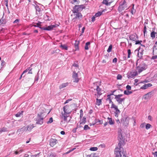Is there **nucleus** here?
I'll return each mask as SVG.
<instances>
[{"label":"nucleus","instance_id":"1","mask_svg":"<svg viewBox=\"0 0 157 157\" xmlns=\"http://www.w3.org/2000/svg\"><path fill=\"white\" fill-rule=\"evenodd\" d=\"M64 113L62 112L61 115H60L61 118L63 119L64 121L67 122H68L69 121H67V118L69 116V114L71 113V111L70 109V106L68 105H66L63 107Z\"/></svg>","mask_w":157,"mask_h":157},{"label":"nucleus","instance_id":"2","mask_svg":"<svg viewBox=\"0 0 157 157\" xmlns=\"http://www.w3.org/2000/svg\"><path fill=\"white\" fill-rule=\"evenodd\" d=\"M127 3L125 0H122L120 3L118 10L119 12H121L125 9H128Z\"/></svg>","mask_w":157,"mask_h":157},{"label":"nucleus","instance_id":"3","mask_svg":"<svg viewBox=\"0 0 157 157\" xmlns=\"http://www.w3.org/2000/svg\"><path fill=\"white\" fill-rule=\"evenodd\" d=\"M147 68V66L143 62L141 63L139 66H136V69L139 74Z\"/></svg>","mask_w":157,"mask_h":157},{"label":"nucleus","instance_id":"4","mask_svg":"<svg viewBox=\"0 0 157 157\" xmlns=\"http://www.w3.org/2000/svg\"><path fill=\"white\" fill-rule=\"evenodd\" d=\"M123 150L121 148H116L115 151L116 157H126L124 153L122 151Z\"/></svg>","mask_w":157,"mask_h":157},{"label":"nucleus","instance_id":"5","mask_svg":"<svg viewBox=\"0 0 157 157\" xmlns=\"http://www.w3.org/2000/svg\"><path fill=\"white\" fill-rule=\"evenodd\" d=\"M44 117L43 114L42 113H38L36 118V123L40 124H42L44 122Z\"/></svg>","mask_w":157,"mask_h":157},{"label":"nucleus","instance_id":"6","mask_svg":"<svg viewBox=\"0 0 157 157\" xmlns=\"http://www.w3.org/2000/svg\"><path fill=\"white\" fill-rule=\"evenodd\" d=\"M34 127L33 124L28 125L26 127H23L21 129H18L17 131V133H18V132H23L25 131H30Z\"/></svg>","mask_w":157,"mask_h":157},{"label":"nucleus","instance_id":"7","mask_svg":"<svg viewBox=\"0 0 157 157\" xmlns=\"http://www.w3.org/2000/svg\"><path fill=\"white\" fill-rule=\"evenodd\" d=\"M115 96V98L118 102V104H121L122 102L124 101L125 99V98H121V97L123 96V94H119Z\"/></svg>","mask_w":157,"mask_h":157},{"label":"nucleus","instance_id":"8","mask_svg":"<svg viewBox=\"0 0 157 157\" xmlns=\"http://www.w3.org/2000/svg\"><path fill=\"white\" fill-rule=\"evenodd\" d=\"M85 7L83 5H75L74 8H73V12H79V11L82 10Z\"/></svg>","mask_w":157,"mask_h":157},{"label":"nucleus","instance_id":"9","mask_svg":"<svg viewBox=\"0 0 157 157\" xmlns=\"http://www.w3.org/2000/svg\"><path fill=\"white\" fill-rule=\"evenodd\" d=\"M58 25H50L47 26L45 27H42L40 28V29L50 31L53 29L54 28L57 27Z\"/></svg>","mask_w":157,"mask_h":157},{"label":"nucleus","instance_id":"10","mask_svg":"<svg viewBox=\"0 0 157 157\" xmlns=\"http://www.w3.org/2000/svg\"><path fill=\"white\" fill-rule=\"evenodd\" d=\"M111 108H114L115 110V116L116 117H118V115L120 113V110L118 109V107L117 106L115 105H113V107H111Z\"/></svg>","mask_w":157,"mask_h":157},{"label":"nucleus","instance_id":"11","mask_svg":"<svg viewBox=\"0 0 157 157\" xmlns=\"http://www.w3.org/2000/svg\"><path fill=\"white\" fill-rule=\"evenodd\" d=\"M74 14V16H75V17L74 19H80L82 18V15L81 13L79 12H73Z\"/></svg>","mask_w":157,"mask_h":157},{"label":"nucleus","instance_id":"12","mask_svg":"<svg viewBox=\"0 0 157 157\" xmlns=\"http://www.w3.org/2000/svg\"><path fill=\"white\" fill-rule=\"evenodd\" d=\"M57 140L56 139L51 138L50 140V145L51 147H53L57 143Z\"/></svg>","mask_w":157,"mask_h":157},{"label":"nucleus","instance_id":"13","mask_svg":"<svg viewBox=\"0 0 157 157\" xmlns=\"http://www.w3.org/2000/svg\"><path fill=\"white\" fill-rule=\"evenodd\" d=\"M72 77L74 80L73 81L74 82H78L79 79L78 78V74L76 73L75 71L73 72Z\"/></svg>","mask_w":157,"mask_h":157},{"label":"nucleus","instance_id":"14","mask_svg":"<svg viewBox=\"0 0 157 157\" xmlns=\"http://www.w3.org/2000/svg\"><path fill=\"white\" fill-rule=\"evenodd\" d=\"M130 40L133 41H136L138 39V36L136 34H134L130 35L129 37Z\"/></svg>","mask_w":157,"mask_h":157},{"label":"nucleus","instance_id":"15","mask_svg":"<svg viewBox=\"0 0 157 157\" xmlns=\"http://www.w3.org/2000/svg\"><path fill=\"white\" fill-rule=\"evenodd\" d=\"M4 13H3L2 17L0 20V25L2 24L5 25L6 22V20L5 18L4 17Z\"/></svg>","mask_w":157,"mask_h":157},{"label":"nucleus","instance_id":"16","mask_svg":"<svg viewBox=\"0 0 157 157\" xmlns=\"http://www.w3.org/2000/svg\"><path fill=\"white\" fill-rule=\"evenodd\" d=\"M153 92H150L145 94L144 96V98L145 99H147L150 98L151 95L153 94Z\"/></svg>","mask_w":157,"mask_h":157},{"label":"nucleus","instance_id":"17","mask_svg":"<svg viewBox=\"0 0 157 157\" xmlns=\"http://www.w3.org/2000/svg\"><path fill=\"white\" fill-rule=\"evenodd\" d=\"M137 71L133 70L130 72V74L132 77H134L138 75Z\"/></svg>","mask_w":157,"mask_h":157},{"label":"nucleus","instance_id":"18","mask_svg":"<svg viewBox=\"0 0 157 157\" xmlns=\"http://www.w3.org/2000/svg\"><path fill=\"white\" fill-rule=\"evenodd\" d=\"M113 0H103V3L107 5H110Z\"/></svg>","mask_w":157,"mask_h":157},{"label":"nucleus","instance_id":"19","mask_svg":"<svg viewBox=\"0 0 157 157\" xmlns=\"http://www.w3.org/2000/svg\"><path fill=\"white\" fill-rule=\"evenodd\" d=\"M36 10V14H37V12H39L40 11V9L37 4L34 5Z\"/></svg>","mask_w":157,"mask_h":157},{"label":"nucleus","instance_id":"20","mask_svg":"<svg viewBox=\"0 0 157 157\" xmlns=\"http://www.w3.org/2000/svg\"><path fill=\"white\" fill-rule=\"evenodd\" d=\"M96 90L97 91V94H102V93L101 92V89L98 86H97Z\"/></svg>","mask_w":157,"mask_h":157},{"label":"nucleus","instance_id":"21","mask_svg":"<svg viewBox=\"0 0 157 157\" xmlns=\"http://www.w3.org/2000/svg\"><path fill=\"white\" fill-rule=\"evenodd\" d=\"M68 83L66 82L65 83H63L62 84H61L59 86V88L60 89H61L63 88H64L66 87V86H68Z\"/></svg>","mask_w":157,"mask_h":157},{"label":"nucleus","instance_id":"22","mask_svg":"<svg viewBox=\"0 0 157 157\" xmlns=\"http://www.w3.org/2000/svg\"><path fill=\"white\" fill-rule=\"evenodd\" d=\"M101 100L96 98V101L95 104L98 106L100 105L101 104Z\"/></svg>","mask_w":157,"mask_h":157},{"label":"nucleus","instance_id":"23","mask_svg":"<svg viewBox=\"0 0 157 157\" xmlns=\"http://www.w3.org/2000/svg\"><path fill=\"white\" fill-rule=\"evenodd\" d=\"M90 42H88L86 43L85 44V45L84 47L85 49L86 50H88L89 49V46H90Z\"/></svg>","mask_w":157,"mask_h":157},{"label":"nucleus","instance_id":"24","mask_svg":"<svg viewBox=\"0 0 157 157\" xmlns=\"http://www.w3.org/2000/svg\"><path fill=\"white\" fill-rule=\"evenodd\" d=\"M132 10L130 11V12L133 15L135 13L136 11L134 8V4H132Z\"/></svg>","mask_w":157,"mask_h":157},{"label":"nucleus","instance_id":"25","mask_svg":"<svg viewBox=\"0 0 157 157\" xmlns=\"http://www.w3.org/2000/svg\"><path fill=\"white\" fill-rule=\"evenodd\" d=\"M60 47L62 48L63 49H64L66 50H67L68 49V48L67 46L65 44H61L60 45Z\"/></svg>","mask_w":157,"mask_h":157},{"label":"nucleus","instance_id":"26","mask_svg":"<svg viewBox=\"0 0 157 157\" xmlns=\"http://www.w3.org/2000/svg\"><path fill=\"white\" fill-rule=\"evenodd\" d=\"M121 129H120L119 130V131H118V134L119 136L118 137H119L120 139L121 140H122L123 139V137L122 134V133L121 132Z\"/></svg>","mask_w":157,"mask_h":157},{"label":"nucleus","instance_id":"27","mask_svg":"<svg viewBox=\"0 0 157 157\" xmlns=\"http://www.w3.org/2000/svg\"><path fill=\"white\" fill-rule=\"evenodd\" d=\"M7 128H6L3 127L0 128V133H1L2 132H6L7 131Z\"/></svg>","mask_w":157,"mask_h":157},{"label":"nucleus","instance_id":"28","mask_svg":"<svg viewBox=\"0 0 157 157\" xmlns=\"http://www.w3.org/2000/svg\"><path fill=\"white\" fill-rule=\"evenodd\" d=\"M86 122V118L83 117L82 120L80 121L79 123L80 124H84Z\"/></svg>","mask_w":157,"mask_h":157},{"label":"nucleus","instance_id":"29","mask_svg":"<svg viewBox=\"0 0 157 157\" xmlns=\"http://www.w3.org/2000/svg\"><path fill=\"white\" fill-rule=\"evenodd\" d=\"M108 119L109 120V123L110 124L112 125L114 124V121L112 120V118L108 117Z\"/></svg>","mask_w":157,"mask_h":157},{"label":"nucleus","instance_id":"30","mask_svg":"<svg viewBox=\"0 0 157 157\" xmlns=\"http://www.w3.org/2000/svg\"><path fill=\"white\" fill-rule=\"evenodd\" d=\"M156 50H157V45H154L153 47V55L156 54L155 51Z\"/></svg>","mask_w":157,"mask_h":157},{"label":"nucleus","instance_id":"31","mask_svg":"<svg viewBox=\"0 0 157 157\" xmlns=\"http://www.w3.org/2000/svg\"><path fill=\"white\" fill-rule=\"evenodd\" d=\"M156 32L153 31L151 33V37L152 39L154 38L155 37Z\"/></svg>","mask_w":157,"mask_h":157},{"label":"nucleus","instance_id":"32","mask_svg":"<svg viewBox=\"0 0 157 157\" xmlns=\"http://www.w3.org/2000/svg\"><path fill=\"white\" fill-rule=\"evenodd\" d=\"M41 23V22H39L36 23V25H34L33 26L35 27H38L40 29V28H42V27H41V25L40 24Z\"/></svg>","mask_w":157,"mask_h":157},{"label":"nucleus","instance_id":"33","mask_svg":"<svg viewBox=\"0 0 157 157\" xmlns=\"http://www.w3.org/2000/svg\"><path fill=\"white\" fill-rule=\"evenodd\" d=\"M107 100H109V103H111L112 104L111 107H113V105H115L113 104V102L112 101L111 98H107Z\"/></svg>","mask_w":157,"mask_h":157},{"label":"nucleus","instance_id":"34","mask_svg":"<svg viewBox=\"0 0 157 157\" xmlns=\"http://www.w3.org/2000/svg\"><path fill=\"white\" fill-rule=\"evenodd\" d=\"M140 50V49L139 50ZM143 53L142 52H140L139 50H138V53L137 54L138 56L140 58H141L142 56Z\"/></svg>","mask_w":157,"mask_h":157},{"label":"nucleus","instance_id":"35","mask_svg":"<svg viewBox=\"0 0 157 157\" xmlns=\"http://www.w3.org/2000/svg\"><path fill=\"white\" fill-rule=\"evenodd\" d=\"M124 94L125 95H128L132 93V91H127L126 90H124Z\"/></svg>","mask_w":157,"mask_h":157},{"label":"nucleus","instance_id":"36","mask_svg":"<svg viewBox=\"0 0 157 157\" xmlns=\"http://www.w3.org/2000/svg\"><path fill=\"white\" fill-rule=\"evenodd\" d=\"M102 13V12L99 11L96 13L95 15V16L96 17H99L101 16Z\"/></svg>","mask_w":157,"mask_h":157},{"label":"nucleus","instance_id":"37","mask_svg":"<svg viewBox=\"0 0 157 157\" xmlns=\"http://www.w3.org/2000/svg\"><path fill=\"white\" fill-rule=\"evenodd\" d=\"M23 111H21V112H19L15 114V116L17 117H18L21 116V115L22 114Z\"/></svg>","mask_w":157,"mask_h":157},{"label":"nucleus","instance_id":"38","mask_svg":"<svg viewBox=\"0 0 157 157\" xmlns=\"http://www.w3.org/2000/svg\"><path fill=\"white\" fill-rule=\"evenodd\" d=\"M112 45L111 44L110 45L109 47V48L108 49V50H107V52H110L111 51V50H112Z\"/></svg>","mask_w":157,"mask_h":157},{"label":"nucleus","instance_id":"39","mask_svg":"<svg viewBox=\"0 0 157 157\" xmlns=\"http://www.w3.org/2000/svg\"><path fill=\"white\" fill-rule=\"evenodd\" d=\"M143 32L144 33V35L145 36V33H147V27L146 25H145L144 28Z\"/></svg>","mask_w":157,"mask_h":157},{"label":"nucleus","instance_id":"40","mask_svg":"<svg viewBox=\"0 0 157 157\" xmlns=\"http://www.w3.org/2000/svg\"><path fill=\"white\" fill-rule=\"evenodd\" d=\"M87 157H98L96 154H91L90 155H88Z\"/></svg>","mask_w":157,"mask_h":157},{"label":"nucleus","instance_id":"41","mask_svg":"<svg viewBox=\"0 0 157 157\" xmlns=\"http://www.w3.org/2000/svg\"><path fill=\"white\" fill-rule=\"evenodd\" d=\"M151 127V125L149 124H147L146 125V128L147 129H148Z\"/></svg>","mask_w":157,"mask_h":157},{"label":"nucleus","instance_id":"42","mask_svg":"<svg viewBox=\"0 0 157 157\" xmlns=\"http://www.w3.org/2000/svg\"><path fill=\"white\" fill-rule=\"evenodd\" d=\"M90 150L91 151H96L98 150V148L96 147H90Z\"/></svg>","mask_w":157,"mask_h":157},{"label":"nucleus","instance_id":"43","mask_svg":"<svg viewBox=\"0 0 157 157\" xmlns=\"http://www.w3.org/2000/svg\"><path fill=\"white\" fill-rule=\"evenodd\" d=\"M53 121V120L52 117H51L49 120L47 122L48 124H50L52 123Z\"/></svg>","mask_w":157,"mask_h":157},{"label":"nucleus","instance_id":"44","mask_svg":"<svg viewBox=\"0 0 157 157\" xmlns=\"http://www.w3.org/2000/svg\"><path fill=\"white\" fill-rule=\"evenodd\" d=\"M90 129V128L87 125H85L84 128V130H86L88 129Z\"/></svg>","mask_w":157,"mask_h":157},{"label":"nucleus","instance_id":"45","mask_svg":"<svg viewBox=\"0 0 157 157\" xmlns=\"http://www.w3.org/2000/svg\"><path fill=\"white\" fill-rule=\"evenodd\" d=\"M135 41L136 42L135 44L136 45L138 44L140 45L141 43L142 42V40H136V41Z\"/></svg>","mask_w":157,"mask_h":157},{"label":"nucleus","instance_id":"46","mask_svg":"<svg viewBox=\"0 0 157 157\" xmlns=\"http://www.w3.org/2000/svg\"><path fill=\"white\" fill-rule=\"evenodd\" d=\"M50 17L49 16H48L46 14L44 16V18L46 19V20L49 21L50 19H49Z\"/></svg>","mask_w":157,"mask_h":157},{"label":"nucleus","instance_id":"47","mask_svg":"<svg viewBox=\"0 0 157 157\" xmlns=\"http://www.w3.org/2000/svg\"><path fill=\"white\" fill-rule=\"evenodd\" d=\"M122 76L120 74H118L117 76V79L121 80L122 79Z\"/></svg>","mask_w":157,"mask_h":157},{"label":"nucleus","instance_id":"48","mask_svg":"<svg viewBox=\"0 0 157 157\" xmlns=\"http://www.w3.org/2000/svg\"><path fill=\"white\" fill-rule=\"evenodd\" d=\"M121 144L119 143L118 144V146L116 148H121V150H123V148L121 147Z\"/></svg>","mask_w":157,"mask_h":157},{"label":"nucleus","instance_id":"49","mask_svg":"<svg viewBox=\"0 0 157 157\" xmlns=\"http://www.w3.org/2000/svg\"><path fill=\"white\" fill-rule=\"evenodd\" d=\"M147 88L146 84H144V86L141 87V89H145Z\"/></svg>","mask_w":157,"mask_h":157},{"label":"nucleus","instance_id":"50","mask_svg":"<svg viewBox=\"0 0 157 157\" xmlns=\"http://www.w3.org/2000/svg\"><path fill=\"white\" fill-rule=\"evenodd\" d=\"M5 4L7 7V9H8V0H4Z\"/></svg>","mask_w":157,"mask_h":157},{"label":"nucleus","instance_id":"51","mask_svg":"<svg viewBox=\"0 0 157 157\" xmlns=\"http://www.w3.org/2000/svg\"><path fill=\"white\" fill-rule=\"evenodd\" d=\"M126 88L127 90H131V87L130 86L128 85L126 87Z\"/></svg>","mask_w":157,"mask_h":157},{"label":"nucleus","instance_id":"52","mask_svg":"<svg viewBox=\"0 0 157 157\" xmlns=\"http://www.w3.org/2000/svg\"><path fill=\"white\" fill-rule=\"evenodd\" d=\"M70 2L74 4V3L78 2L77 0H69Z\"/></svg>","mask_w":157,"mask_h":157},{"label":"nucleus","instance_id":"53","mask_svg":"<svg viewBox=\"0 0 157 157\" xmlns=\"http://www.w3.org/2000/svg\"><path fill=\"white\" fill-rule=\"evenodd\" d=\"M30 68V67H29L28 68H27L26 70H25L22 73V74H24V73L27 72Z\"/></svg>","mask_w":157,"mask_h":157},{"label":"nucleus","instance_id":"54","mask_svg":"<svg viewBox=\"0 0 157 157\" xmlns=\"http://www.w3.org/2000/svg\"><path fill=\"white\" fill-rule=\"evenodd\" d=\"M19 21L20 20L19 19H17L13 22V23L14 24L17 23V24L19 23Z\"/></svg>","mask_w":157,"mask_h":157},{"label":"nucleus","instance_id":"55","mask_svg":"<svg viewBox=\"0 0 157 157\" xmlns=\"http://www.w3.org/2000/svg\"><path fill=\"white\" fill-rule=\"evenodd\" d=\"M101 94H94V96H95V98H99L100 96H101Z\"/></svg>","mask_w":157,"mask_h":157},{"label":"nucleus","instance_id":"56","mask_svg":"<svg viewBox=\"0 0 157 157\" xmlns=\"http://www.w3.org/2000/svg\"><path fill=\"white\" fill-rule=\"evenodd\" d=\"M117 61V59L116 58H115L113 60V62L114 63H116Z\"/></svg>","mask_w":157,"mask_h":157},{"label":"nucleus","instance_id":"57","mask_svg":"<svg viewBox=\"0 0 157 157\" xmlns=\"http://www.w3.org/2000/svg\"><path fill=\"white\" fill-rule=\"evenodd\" d=\"M5 64V62L3 60L1 61V66H4Z\"/></svg>","mask_w":157,"mask_h":157},{"label":"nucleus","instance_id":"58","mask_svg":"<svg viewBox=\"0 0 157 157\" xmlns=\"http://www.w3.org/2000/svg\"><path fill=\"white\" fill-rule=\"evenodd\" d=\"M95 16H93L92 18H91V21L93 22H94L95 20Z\"/></svg>","mask_w":157,"mask_h":157},{"label":"nucleus","instance_id":"59","mask_svg":"<svg viewBox=\"0 0 157 157\" xmlns=\"http://www.w3.org/2000/svg\"><path fill=\"white\" fill-rule=\"evenodd\" d=\"M50 157H57V155L55 154H53L51 155L50 156Z\"/></svg>","mask_w":157,"mask_h":157},{"label":"nucleus","instance_id":"60","mask_svg":"<svg viewBox=\"0 0 157 157\" xmlns=\"http://www.w3.org/2000/svg\"><path fill=\"white\" fill-rule=\"evenodd\" d=\"M147 87H150L152 86V85L151 83H148L147 84H146Z\"/></svg>","mask_w":157,"mask_h":157},{"label":"nucleus","instance_id":"61","mask_svg":"<svg viewBox=\"0 0 157 157\" xmlns=\"http://www.w3.org/2000/svg\"><path fill=\"white\" fill-rule=\"evenodd\" d=\"M32 68H30L29 69V70L28 71H29L28 74H32Z\"/></svg>","mask_w":157,"mask_h":157},{"label":"nucleus","instance_id":"62","mask_svg":"<svg viewBox=\"0 0 157 157\" xmlns=\"http://www.w3.org/2000/svg\"><path fill=\"white\" fill-rule=\"evenodd\" d=\"M72 100L71 99H68V100H67L65 102V103H64V104H66V103H68V102L70 101H71Z\"/></svg>","mask_w":157,"mask_h":157},{"label":"nucleus","instance_id":"63","mask_svg":"<svg viewBox=\"0 0 157 157\" xmlns=\"http://www.w3.org/2000/svg\"><path fill=\"white\" fill-rule=\"evenodd\" d=\"M144 126H145V125L144 124H142L140 125V127L141 128H143L144 127Z\"/></svg>","mask_w":157,"mask_h":157},{"label":"nucleus","instance_id":"64","mask_svg":"<svg viewBox=\"0 0 157 157\" xmlns=\"http://www.w3.org/2000/svg\"><path fill=\"white\" fill-rule=\"evenodd\" d=\"M152 58L153 59H157V55L154 56H153L152 57Z\"/></svg>","mask_w":157,"mask_h":157}]
</instances>
